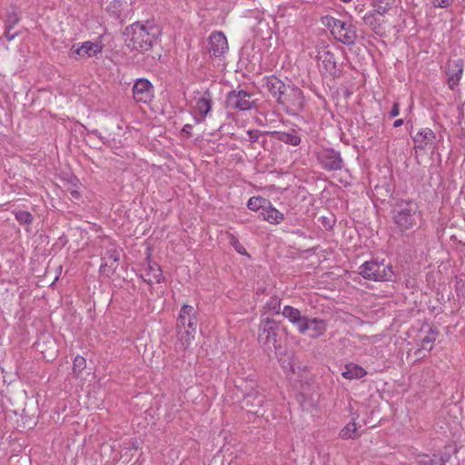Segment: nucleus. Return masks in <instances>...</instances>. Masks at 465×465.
Instances as JSON below:
<instances>
[{
    "label": "nucleus",
    "mask_w": 465,
    "mask_h": 465,
    "mask_svg": "<svg viewBox=\"0 0 465 465\" xmlns=\"http://www.w3.org/2000/svg\"><path fill=\"white\" fill-rule=\"evenodd\" d=\"M267 87L271 94L281 104L283 95L287 93L290 86H286L280 79L276 77H270L267 79Z\"/></svg>",
    "instance_id": "20"
},
{
    "label": "nucleus",
    "mask_w": 465,
    "mask_h": 465,
    "mask_svg": "<svg viewBox=\"0 0 465 465\" xmlns=\"http://www.w3.org/2000/svg\"><path fill=\"white\" fill-rule=\"evenodd\" d=\"M280 140L293 146H297L301 143L300 136L294 131L291 133H282Z\"/></svg>",
    "instance_id": "30"
},
{
    "label": "nucleus",
    "mask_w": 465,
    "mask_h": 465,
    "mask_svg": "<svg viewBox=\"0 0 465 465\" xmlns=\"http://www.w3.org/2000/svg\"><path fill=\"white\" fill-rule=\"evenodd\" d=\"M213 107V97L211 93L206 90L192 105L191 114L197 124L203 123Z\"/></svg>",
    "instance_id": "6"
},
{
    "label": "nucleus",
    "mask_w": 465,
    "mask_h": 465,
    "mask_svg": "<svg viewBox=\"0 0 465 465\" xmlns=\"http://www.w3.org/2000/svg\"><path fill=\"white\" fill-rule=\"evenodd\" d=\"M86 366L85 359L80 355H77L74 360L73 370L74 372H81Z\"/></svg>",
    "instance_id": "35"
},
{
    "label": "nucleus",
    "mask_w": 465,
    "mask_h": 465,
    "mask_svg": "<svg viewBox=\"0 0 465 465\" xmlns=\"http://www.w3.org/2000/svg\"><path fill=\"white\" fill-rule=\"evenodd\" d=\"M189 127L190 125H185L184 128H186V130H189Z\"/></svg>",
    "instance_id": "45"
},
{
    "label": "nucleus",
    "mask_w": 465,
    "mask_h": 465,
    "mask_svg": "<svg viewBox=\"0 0 465 465\" xmlns=\"http://www.w3.org/2000/svg\"><path fill=\"white\" fill-rule=\"evenodd\" d=\"M282 313L293 325H295L297 330L299 329L300 324H302L303 319L305 318V316H302L301 312L298 309L293 308L292 306H284Z\"/></svg>",
    "instance_id": "24"
},
{
    "label": "nucleus",
    "mask_w": 465,
    "mask_h": 465,
    "mask_svg": "<svg viewBox=\"0 0 465 465\" xmlns=\"http://www.w3.org/2000/svg\"><path fill=\"white\" fill-rule=\"evenodd\" d=\"M378 14L374 11H369L362 17L363 22L366 25H369L372 30L376 31L377 27L380 25L381 21L378 18Z\"/></svg>",
    "instance_id": "29"
},
{
    "label": "nucleus",
    "mask_w": 465,
    "mask_h": 465,
    "mask_svg": "<svg viewBox=\"0 0 465 465\" xmlns=\"http://www.w3.org/2000/svg\"><path fill=\"white\" fill-rule=\"evenodd\" d=\"M197 328L195 311L191 305L184 304L177 319V342L174 350L177 353L185 352L194 340Z\"/></svg>",
    "instance_id": "1"
},
{
    "label": "nucleus",
    "mask_w": 465,
    "mask_h": 465,
    "mask_svg": "<svg viewBox=\"0 0 465 465\" xmlns=\"http://www.w3.org/2000/svg\"><path fill=\"white\" fill-rule=\"evenodd\" d=\"M127 7L128 4L125 0H110L106 10L112 15L120 17Z\"/></svg>",
    "instance_id": "25"
},
{
    "label": "nucleus",
    "mask_w": 465,
    "mask_h": 465,
    "mask_svg": "<svg viewBox=\"0 0 465 465\" xmlns=\"http://www.w3.org/2000/svg\"><path fill=\"white\" fill-rule=\"evenodd\" d=\"M141 275L143 281L149 284L159 283L163 281V276L160 266L152 261L147 262L146 265L142 270Z\"/></svg>",
    "instance_id": "17"
},
{
    "label": "nucleus",
    "mask_w": 465,
    "mask_h": 465,
    "mask_svg": "<svg viewBox=\"0 0 465 465\" xmlns=\"http://www.w3.org/2000/svg\"><path fill=\"white\" fill-rule=\"evenodd\" d=\"M261 215L263 220L270 223L271 224H279L284 220V215L278 211L272 204L268 202V204L261 212Z\"/></svg>",
    "instance_id": "22"
},
{
    "label": "nucleus",
    "mask_w": 465,
    "mask_h": 465,
    "mask_svg": "<svg viewBox=\"0 0 465 465\" xmlns=\"http://www.w3.org/2000/svg\"><path fill=\"white\" fill-rule=\"evenodd\" d=\"M262 403V398L259 395L256 390H253L251 392H248L244 395L242 401V409H246L248 412L251 413H258V410H252V408L258 407L260 408Z\"/></svg>",
    "instance_id": "21"
},
{
    "label": "nucleus",
    "mask_w": 465,
    "mask_h": 465,
    "mask_svg": "<svg viewBox=\"0 0 465 465\" xmlns=\"http://www.w3.org/2000/svg\"><path fill=\"white\" fill-rule=\"evenodd\" d=\"M248 134H249L251 139H254L255 138L252 131H249Z\"/></svg>",
    "instance_id": "41"
},
{
    "label": "nucleus",
    "mask_w": 465,
    "mask_h": 465,
    "mask_svg": "<svg viewBox=\"0 0 465 465\" xmlns=\"http://www.w3.org/2000/svg\"><path fill=\"white\" fill-rule=\"evenodd\" d=\"M367 374V371L360 365L355 363H348L345 365L341 372L342 377L347 380L361 379Z\"/></svg>",
    "instance_id": "23"
},
{
    "label": "nucleus",
    "mask_w": 465,
    "mask_h": 465,
    "mask_svg": "<svg viewBox=\"0 0 465 465\" xmlns=\"http://www.w3.org/2000/svg\"><path fill=\"white\" fill-rule=\"evenodd\" d=\"M290 111L299 112L304 105L303 95L301 89L290 86L281 102Z\"/></svg>",
    "instance_id": "12"
},
{
    "label": "nucleus",
    "mask_w": 465,
    "mask_h": 465,
    "mask_svg": "<svg viewBox=\"0 0 465 465\" xmlns=\"http://www.w3.org/2000/svg\"><path fill=\"white\" fill-rule=\"evenodd\" d=\"M120 252L116 249H110L102 258L100 272L105 276L113 274L118 267Z\"/></svg>",
    "instance_id": "14"
},
{
    "label": "nucleus",
    "mask_w": 465,
    "mask_h": 465,
    "mask_svg": "<svg viewBox=\"0 0 465 465\" xmlns=\"http://www.w3.org/2000/svg\"><path fill=\"white\" fill-rule=\"evenodd\" d=\"M394 3L395 0H375L373 10L382 16L393 7Z\"/></svg>",
    "instance_id": "27"
},
{
    "label": "nucleus",
    "mask_w": 465,
    "mask_h": 465,
    "mask_svg": "<svg viewBox=\"0 0 465 465\" xmlns=\"http://www.w3.org/2000/svg\"><path fill=\"white\" fill-rule=\"evenodd\" d=\"M419 465H444L442 459L431 458L428 455L422 454L418 457Z\"/></svg>",
    "instance_id": "31"
},
{
    "label": "nucleus",
    "mask_w": 465,
    "mask_h": 465,
    "mask_svg": "<svg viewBox=\"0 0 465 465\" xmlns=\"http://www.w3.org/2000/svg\"><path fill=\"white\" fill-rule=\"evenodd\" d=\"M403 124V120L402 119H397L394 124H393V126L394 127H400Z\"/></svg>",
    "instance_id": "40"
},
{
    "label": "nucleus",
    "mask_w": 465,
    "mask_h": 465,
    "mask_svg": "<svg viewBox=\"0 0 465 465\" xmlns=\"http://www.w3.org/2000/svg\"><path fill=\"white\" fill-rule=\"evenodd\" d=\"M322 24L330 29L333 37L340 43L346 45L355 44L358 35L351 23L326 15L322 17Z\"/></svg>",
    "instance_id": "3"
},
{
    "label": "nucleus",
    "mask_w": 465,
    "mask_h": 465,
    "mask_svg": "<svg viewBox=\"0 0 465 465\" xmlns=\"http://www.w3.org/2000/svg\"><path fill=\"white\" fill-rule=\"evenodd\" d=\"M452 3L453 0H431V4L435 8H448Z\"/></svg>",
    "instance_id": "36"
},
{
    "label": "nucleus",
    "mask_w": 465,
    "mask_h": 465,
    "mask_svg": "<svg viewBox=\"0 0 465 465\" xmlns=\"http://www.w3.org/2000/svg\"><path fill=\"white\" fill-rule=\"evenodd\" d=\"M316 58L319 62V65H322L326 72L330 74L336 73L337 65L334 54L327 47H319Z\"/></svg>",
    "instance_id": "18"
},
{
    "label": "nucleus",
    "mask_w": 465,
    "mask_h": 465,
    "mask_svg": "<svg viewBox=\"0 0 465 465\" xmlns=\"http://www.w3.org/2000/svg\"><path fill=\"white\" fill-rule=\"evenodd\" d=\"M360 274L372 281H391L393 272L389 264L375 261L366 262L360 267Z\"/></svg>",
    "instance_id": "5"
},
{
    "label": "nucleus",
    "mask_w": 465,
    "mask_h": 465,
    "mask_svg": "<svg viewBox=\"0 0 465 465\" xmlns=\"http://www.w3.org/2000/svg\"><path fill=\"white\" fill-rule=\"evenodd\" d=\"M5 37H6V39H7L8 41H11V40H13V39L15 38V34H10V28H8V29L5 31Z\"/></svg>",
    "instance_id": "39"
},
{
    "label": "nucleus",
    "mask_w": 465,
    "mask_h": 465,
    "mask_svg": "<svg viewBox=\"0 0 465 465\" xmlns=\"http://www.w3.org/2000/svg\"><path fill=\"white\" fill-rule=\"evenodd\" d=\"M133 95L138 103H149L153 98V86L147 79H138L134 84Z\"/></svg>",
    "instance_id": "9"
},
{
    "label": "nucleus",
    "mask_w": 465,
    "mask_h": 465,
    "mask_svg": "<svg viewBox=\"0 0 465 465\" xmlns=\"http://www.w3.org/2000/svg\"><path fill=\"white\" fill-rule=\"evenodd\" d=\"M436 139L435 134L430 128H422L414 136V146L417 149L424 150L431 146Z\"/></svg>",
    "instance_id": "19"
},
{
    "label": "nucleus",
    "mask_w": 465,
    "mask_h": 465,
    "mask_svg": "<svg viewBox=\"0 0 465 465\" xmlns=\"http://www.w3.org/2000/svg\"><path fill=\"white\" fill-rule=\"evenodd\" d=\"M104 45L100 40L92 42L85 41L83 43L74 44L71 52L72 54H75L80 58H91L100 54L103 51Z\"/></svg>",
    "instance_id": "7"
},
{
    "label": "nucleus",
    "mask_w": 465,
    "mask_h": 465,
    "mask_svg": "<svg viewBox=\"0 0 465 465\" xmlns=\"http://www.w3.org/2000/svg\"><path fill=\"white\" fill-rule=\"evenodd\" d=\"M446 74L448 86L450 90H454L459 85L463 74V60L460 58L449 60L446 65Z\"/></svg>",
    "instance_id": "10"
},
{
    "label": "nucleus",
    "mask_w": 465,
    "mask_h": 465,
    "mask_svg": "<svg viewBox=\"0 0 465 465\" xmlns=\"http://www.w3.org/2000/svg\"><path fill=\"white\" fill-rule=\"evenodd\" d=\"M17 21H18V18L15 16L14 21H13V24L17 23Z\"/></svg>",
    "instance_id": "42"
},
{
    "label": "nucleus",
    "mask_w": 465,
    "mask_h": 465,
    "mask_svg": "<svg viewBox=\"0 0 465 465\" xmlns=\"http://www.w3.org/2000/svg\"><path fill=\"white\" fill-rule=\"evenodd\" d=\"M229 242H230V244L234 248V250H235L238 253L242 254V255L247 254V253H246V251H245V248H244V247H243V245L239 242V240L237 239V237H235L234 235H230Z\"/></svg>",
    "instance_id": "34"
},
{
    "label": "nucleus",
    "mask_w": 465,
    "mask_h": 465,
    "mask_svg": "<svg viewBox=\"0 0 465 465\" xmlns=\"http://www.w3.org/2000/svg\"><path fill=\"white\" fill-rule=\"evenodd\" d=\"M356 9H359V11H360V12H361V11H362V7H359V6H357V7H356Z\"/></svg>",
    "instance_id": "44"
},
{
    "label": "nucleus",
    "mask_w": 465,
    "mask_h": 465,
    "mask_svg": "<svg viewBox=\"0 0 465 465\" xmlns=\"http://www.w3.org/2000/svg\"><path fill=\"white\" fill-rule=\"evenodd\" d=\"M327 324L323 320L305 316L298 331L302 334H308L311 338H318L325 332Z\"/></svg>",
    "instance_id": "8"
},
{
    "label": "nucleus",
    "mask_w": 465,
    "mask_h": 465,
    "mask_svg": "<svg viewBox=\"0 0 465 465\" xmlns=\"http://www.w3.org/2000/svg\"><path fill=\"white\" fill-rule=\"evenodd\" d=\"M436 340V332L430 331L421 341V347L423 350L430 351Z\"/></svg>",
    "instance_id": "32"
},
{
    "label": "nucleus",
    "mask_w": 465,
    "mask_h": 465,
    "mask_svg": "<svg viewBox=\"0 0 465 465\" xmlns=\"http://www.w3.org/2000/svg\"><path fill=\"white\" fill-rule=\"evenodd\" d=\"M341 2H343V3H350V2H351L352 0H341Z\"/></svg>",
    "instance_id": "43"
},
{
    "label": "nucleus",
    "mask_w": 465,
    "mask_h": 465,
    "mask_svg": "<svg viewBox=\"0 0 465 465\" xmlns=\"http://www.w3.org/2000/svg\"><path fill=\"white\" fill-rule=\"evenodd\" d=\"M400 114V106L399 104L395 103L390 112L391 117H396Z\"/></svg>",
    "instance_id": "38"
},
{
    "label": "nucleus",
    "mask_w": 465,
    "mask_h": 465,
    "mask_svg": "<svg viewBox=\"0 0 465 465\" xmlns=\"http://www.w3.org/2000/svg\"><path fill=\"white\" fill-rule=\"evenodd\" d=\"M418 205L409 201L401 203L394 211L393 220L401 231L411 229L416 223Z\"/></svg>",
    "instance_id": "4"
},
{
    "label": "nucleus",
    "mask_w": 465,
    "mask_h": 465,
    "mask_svg": "<svg viewBox=\"0 0 465 465\" xmlns=\"http://www.w3.org/2000/svg\"><path fill=\"white\" fill-rule=\"evenodd\" d=\"M359 437L357 426L354 420L346 424L340 431V438L343 440L356 439Z\"/></svg>",
    "instance_id": "26"
},
{
    "label": "nucleus",
    "mask_w": 465,
    "mask_h": 465,
    "mask_svg": "<svg viewBox=\"0 0 465 465\" xmlns=\"http://www.w3.org/2000/svg\"><path fill=\"white\" fill-rule=\"evenodd\" d=\"M189 127L190 125H185L184 128H186V130H189Z\"/></svg>",
    "instance_id": "46"
},
{
    "label": "nucleus",
    "mask_w": 465,
    "mask_h": 465,
    "mask_svg": "<svg viewBox=\"0 0 465 465\" xmlns=\"http://www.w3.org/2000/svg\"><path fill=\"white\" fill-rule=\"evenodd\" d=\"M157 28L135 23L126 28L125 44L131 50L143 53L149 51L156 40Z\"/></svg>",
    "instance_id": "2"
},
{
    "label": "nucleus",
    "mask_w": 465,
    "mask_h": 465,
    "mask_svg": "<svg viewBox=\"0 0 465 465\" xmlns=\"http://www.w3.org/2000/svg\"><path fill=\"white\" fill-rule=\"evenodd\" d=\"M210 53L218 57L228 50V43L225 35L221 32H214L209 37Z\"/></svg>",
    "instance_id": "15"
},
{
    "label": "nucleus",
    "mask_w": 465,
    "mask_h": 465,
    "mask_svg": "<svg viewBox=\"0 0 465 465\" xmlns=\"http://www.w3.org/2000/svg\"><path fill=\"white\" fill-rule=\"evenodd\" d=\"M16 220L21 224H29L32 223L33 216L32 214L27 211H17L15 213Z\"/></svg>",
    "instance_id": "33"
},
{
    "label": "nucleus",
    "mask_w": 465,
    "mask_h": 465,
    "mask_svg": "<svg viewBox=\"0 0 465 465\" xmlns=\"http://www.w3.org/2000/svg\"><path fill=\"white\" fill-rule=\"evenodd\" d=\"M268 200L260 196H252L247 203V207L254 212L261 211L268 204Z\"/></svg>",
    "instance_id": "28"
},
{
    "label": "nucleus",
    "mask_w": 465,
    "mask_h": 465,
    "mask_svg": "<svg viewBox=\"0 0 465 465\" xmlns=\"http://www.w3.org/2000/svg\"><path fill=\"white\" fill-rule=\"evenodd\" d=\"M276 329L277 323L273 320H270L269 318L262 320L260 325L261 332L259 334V341L264 345H272L276 349Z\"/></svg>",
    "instance_id": "11"
},
{
    "label": "nucleus",
    "mask_w": 465,
    "mask_h": 465,
    "mask_svg": "<svg viewBox=\"0 0 465 465\" xmlns=\"http://www.w3.org/2000/svg\"><path fill=\"white\" fill-rule=\"evenodd\" d=\"M320 161L326 170H340L342 167V160L340 153L332 149L323 151L320 156Z\"/></svg>",
    "instance_id": "16"
},
{
    "label": "nucleus",
    "mask_w": 465,
    "mask_h": 465,
    "mask_svg": "<svg viewBox=\"0 0 465 465\" xmlns=\"http://www.w3.org/2000/svg\"><path fill=\"white\" fill-rule=\"evenodd\" d=\"M268 306H271L273 311H275L276 313L279 312L280 310V300L276 297L272 298L270 302L267 304Z\"/></svg>",
    "instance_id": "37"
},
{
    "label": "nucleus",
    "mask_w": 465,
    "mask_h": 465,
    "mask_svg": "<svg viewBox=\"0 0 465 465\" xmlns=\"http://www.w3.org/2000/svg\"><path fill=\"white\" fill-rule=\"evenodd\" d=\"M228 105L241 111L249 110L253 104L250 94L243 90L232 91L228 94Z\"/></svg>",
    "instance_id": "13"
}]
</instances>
